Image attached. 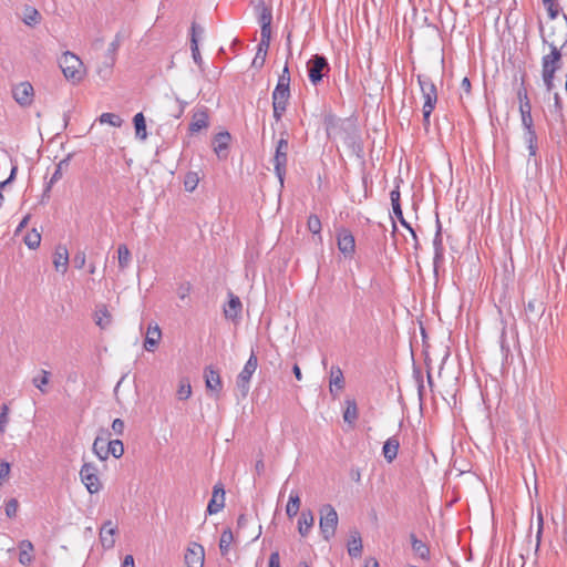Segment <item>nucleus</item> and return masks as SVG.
<instances>
[{"label":"nucleus","mask_w":567,"mask_h":567,"mask_svg":"<svg viewBox=\"0 0 567 567\" xmlns=\"http://www.w3.org/2000/svg\"><path fill=\"white\" fill-rule=\"evenodd\" d=\"M543 43L548 44L549 53L542 56V80L546 91L550 93L555 89V74L563 66L561 49L567 43V31L565 32V41L560 47L554 41L548 42L545 37H543Z\"/></svg>","instance_id":"f257e3e1"},{"label":"nucleus","mask_w":567,"mask_h":567,"mask_svg":"<svg viewBox=\"0 0 567 567\" xmlns=\"http://www.w3.org/2000/svg\"><path fill=\"white\" fill-rule=\"evenodd\" d=\"M59 65L66 80L79 83L84 76L83 62L74 53L66 51L59 60Z\"/></svg>","instance_id":"f03ea898"},{"label":"nucleus","mask_w":567,"mask_h":567,"mask_svg":"<svg viewBox=\"0 0 567 567\" xmlns=\"http://www.w3.org/2000/svg\"><path fill=\"white\" fill-rule=\"evenodd\" d=\"M338 513L330 504H326L320 508L319 527L324 540H330L338 526Z\"/></svg>","instance_id":"7ed1b4c3"},{"label":"nucleus","mask_w":567,"mask_h":567,"mask_svg":"<svg viewBox=\"0 0 567 567\" xmlns=\"http://www.w3.org/2000/svg\"><path fill=\"white\" fill-rule=\"evenodd\" d=\"M308 76L313 85L322 81L323 76L330 71L328 60L324 55L315 54L307 62Z\"/></svg>","instance_id":"20e7f679"},{"label":"nucleus","mask_w":567,"mask_h":567,"mask_svg":"<svg viewBox=\"0 0 567 567\" xmlns=\"http://www.w3.org/2000/svg\"><path fill=\"white\" fill-rule=\"evenodd\" d=\"M258 367V359L254 351H251L247 362L245 363L243 370L237 377L236 385L240 391L241 396L245 398L249 392V384L252 374L255 373Z\"/></svg>","instance_id":"39448f33"},{"label":"nucleus","mask_w":567,"mask_h":567,"mask_svg":"<svg viewBox=\"0 0 567 567\" xmlns=\"http://www.w3.org/2000/svg\"><path fill=\"white\" fill-rule=\"evenodd\" d=\"M80 478L90 494L99 493L102 489V482L95 464L84 463L80 470Z\"/></svg>","instance_id":"423d86ee"},{"label":"nucleus","mask_w":567,"mask_h":567,"mask_svg":"<svg viewBox=\"0 0 567 567\" xmlns=\"http://www.w3.org/2000/svg\"><path fill=\"white\" fill-rule=\"evenodd\" d=\"M288 147H289L288 140L281 135L280 140L277 142L276 152H275V156L272 159L275 173H276L281 185L284 184V178L286 175V166H287V161H288V157H287Z\"/></svg>","instance_id":"0eeeda50"},{"label":"nucleus","mask_w":567,"mask_h":567,"mask_svg":"<svg viewBox=\"0 0 567 567\" xmlns=\"http://www.w3.org/2000/svg\"><path fill=\"white\" fill-rule=\"evenodd\" d=\"M417 82L424 99L423 109H434L437 102V90L433 80L426 74H419Z\"/></svg>","instance_id":"6e6552de"},{"label":"nucleus","mask_w":567,"mask_h":567,"mask_svg":"<svg viewBox=\"0 0 567 567\" xmlns=\"http://www.w3.org/2000/svg\"><path fill=\"white\" fill-rule=\"evenodd\" d=\"M290 97V87L276 86L272 92V109L274 117L279 122L282 114L286 112L287 104Z\"/></svg>","instance_id":"1a4fd4ad"},{"label":"nucleus","mask_w":567,"mask_h":567,"mask_svg":"<svg viewBox=\"0 0 567 567\" xmlns=\"http://www.w3.org/2000/svg\"><path fill=\"white\" fill-rule=\"evenodd\" d=\"M258 13V23L260 24V37L271 38L272 9L266 6L264 0H259L256 4Z\"/></svg>","instance_id":"9d476101"},{"label":"nucleus","mask_w":567,"mask_h":567,"mask_svg":"<svg viewBox=\"0 0 567 567\" xmlns=\"http://www.w3.org/2000/svg\"><path fill=\"white\" fill-rule=\"evenodd\" d=\"M33 95L34 90L29 82H21L12 87V96L22 107L31 105L33 102Z\"/></svg>","instance_id":"9b49d317"},{"label":"nucleus","mask_w":567,"mask_h":567,"mask_svg":"<svg viewBox=\"0 0 567 567\" xmlns=\"http://www.w3.org/2000/svg\"><path fill=\"white\" fill-rule=\"evenodd\" d=\"M337 244L339 250L346 257H352L355 251V240L352 233L349 229L341 228L337 234Z\"/></svg>","instance_id":"f8f14e48"},{"label":"nucleus","mask_w":567,"mask_h":567,"mask_svg":"<svg viewBox=\"0 0 567 567\" xmlns=\"http://www.w3.org/2000/svg\"><path fill=\"white\" fill-rule=\"evenodd\" d=\"M225 507V488L223 483L218 482L213 487L212 498L207 505V514L214 515Z\"/></svg>","instance_id":"ddd939ff"},{"label":"nucleus","mask_w":567,"mask_h":567,"mask_svg":"<svg viewBox=\"0 0 567 567\" xmlns=\"http://www.w3.org/2000/svg\"><path fill=\"white\" fill-rule=\"evenodd\" d=\"M205 550L200 544L193 543L185 553V564L187 567H204Z\"/></svg>","instance_id":"4468645a"},{"label":"nucleus","mask_w":567,"mask_h":567,"mask_svg":"<svg viewBox=\"0 0 567 567\" xmlns=\"http://www.w3.org/2000/svg\"><path fill=\"white\" fill-rule=\"evenodd\" d=\"M204 378L207 390L219 394L223 389V381L219 371L214 367L208 365L204 370Z\"/></svg>","instance_id":"2eb2a0df"},{"label":"nucleus","mask_w":567,"mask_h":567,"mask_svg":"<svg viewBox=\"0 0 567 567\" xmlns=\"http://www.w3.org/2000/svg\"><path fill=\"white\" fill-rule=\"evenodd\" d=\"M116 530L117 528L112 520L109 519L103 524L100 530V542L104 548L111 549L114 547L115 539L113 536L115 535Z\"/></svg>","instance_id":"dca6fc26"},{"label":"nucleus","mask_w":567,"mask_h":567,"mask_svg":"<svg viewBox=\"0 0 567 567\" xmlns=\"http://www.w3.org/2000/svg\"><path fill=\"white\" fill-rule=\"evenodd\" d=\"M53 265L58 272H66L69 266V251L64 245L56 246L53 255Z\"/></svg>","instance_id":"f3484780"},{"label":"nucleus","mask_w":567,"mask_h":567,"mask_svg":"<svg viewBox=\"0 0 567 567\" xmlns=\"http://www.w3.org/2000/svg\"><path fill=\"white\" fill-rule=\"evenodd\" d=\"M230 138L231 136L227 131L219 132L214 137V152L221 159L227 157V150L229 146Z\"/></svg>","instance_id":"a211bd4d"},{"label":"nucleus","mask_w":567,"mask_h":567,"mask_svg":"<svg viewBox=\"0 0 567 567\" xmlns=\"http://www.w3.org/2000/svg\"><path fill=\"white\" fill-rule=\"evenodd\" d=\"M71 157H72V155L69 154L66 157H64L56 164L55 171L44 188L43 198L45 196H48V193L51 190L52 185L55 184L58 181H60L63 176V173L65 171H68V168L70 166Z\"/></svg>","instance_id":"6ab92c4d"},{"label":"nucleus","mask_w":567,"mask_h":567,"mask_svg":"<svg viewBox=\"0 0 567 567\" xmlns=\"http://www.w3.org/2000/svg\"><path fill=\"white\" fill-rule=\"evenodd\" d=\"M410 542L412 550L416 557L425 561L430 560V547L423 540L419 539L414 533H411Z\"/></svg>","instance_id":"aec40b11"},{"label":"nucleus","mask_w":567,"mask_h":567,"mask_svg":"<svg viewBox=\"0 0 567 567\" xmlns=\"http://www.w3.org/2000/svg\"><path fill=\"white\" fill-rule=\"evenodd\" d=\"M433 248H434L433 262H434V266L436 267L437 264L443 260V256H444L442 226H441L439 218L436 219V233H435V236L433 239Z\"/></svg>","instance_id":"412c9836"},{"label":"nucleus","mask_w":567,"mask_h":567,"mask_svg":"<svg viewBox=\"0 0 567 567\" xmlns=\"http://www.w3.org/2000/svg\"><path fill=\"white\" fill-rule=\"evenodd\" d=\"M329 383H330V393L333 396L338 395V393L334 391V388L337 391H340L344 388L343 372L338 365L331 367Z\"/></svg>","instance_id":"4be33fe9"},{"label":"nucleus","mask_w":567,"mask_h":567,"mask_svg":"<svg viewBox=\"0 0 567 567\" xmlns=\"http://www.w3.org/2000/svg\"><path fill=\"white\" fill-rule=\"evenodd\" d=\"M207 126H208L207 109L203 107L200 110H197L192 117V122L189 124V131L192 133H197L200 130L206 128Z\"/></svg>","instance_id":"5701e85b"},{"label":"nucleus","mask_w":567,"mask_h":567,"mask_svg":"<svg viewBox=\"0 0 567 567\" xmlns=\"http://www.w3.org/2000/svg\"><path fill=\"white\" fill-rule=\"evenodd\" d=\"M271 38L268 37H260V41L257 47L256 55L252 60V66L255 68H261L265 64L267 52L270 45Z\"/></svg>","instance_id":"b1692460"},{"label":"nucleus","mask_w":567,"mask_h":567,"mask_svg":"<svg viewBox=\"0 0 567 567\" xmlns=\"http://www.w3.org/2000/svg\"><path fill=\"white\" fill-rule=\"evenodd\" d=\"M400 447V441L396 436L389 437L382 449V453L386 462H393L398 456V451Z\"/></svg>","instance_id":"393cba45"},{"label":"nucleus","mask_w":567,"mask_h":567,"mask_svg":"<svg viewBox=\"0 0 567 567\" xmlns=\"http://www.w3.org/2000/svg\"><path fill=\"white\" fill-rule=\"evenodd\" d=\"M162 337V332L158 326H150L146 332V338L144 341V348L147 351H154L157 347Z\"/></svg>","instance_id":"a878e982"},{"label":"nucleus","mask_w":567,"mask_h":567,"mask_svg":"<svg viewBox=\"0 0 567 567\" xmlns=\"http://www.w3.org/2000/svg\"><path fill=\"white\" fill-rule=\"evenodd\" d=\"M19 549H20V553H19V563L23 566H29L32 560H33V556H32V551H33V545L30 540H22L20 542L19 544Z\"/></svg>","instance_id":"bb28decb"},{"label":"nucleus","mask_w":567,"mask_h":567,"mask_svg":"<svg viewBox=\"0 0 567 567\" xmlns=\"http://www.w3.org/2000/svg\"><path fill=\"white\" fill-rule=\"evenodd\" d=\"M315 517L311 511H303L298 520V530L301 536H307L312 528Z\"/></svg>","instance_id":"cd10ccee"},{"label":"nucleus","mask_w":567,"mask_h":567,"mask_svg":"<svg viewBox=\"0 0 567 567\" xmlns=\"http://www.w3.org/2000/svg\"><path fill=\"white\" fill-rule=\"evenodd\" d=\"M362 539L358 530L351 532V538L348 542V554L351 557H360L362 554Z\"/></svg>","instance_id":"c85d7f7f"},{"label":"nucleus","mask_w":567,"mask_h":567,"mask_svg":"<svg viewBox=\"0 0 567 567\" xmlns=\"http://www.w3.org/2000/svg\"><path fill=\"white\" fill-rule=\"evenodd\" d=\"M230 299L228 301L227 307L224 309V313L226 318L235 319L241 311V301L237 296L233 293L229 295Z\"/></svg>","instance_id":"c756f323"},{"label":"nucleus","mask_w":567,"mask_h":567,"mask_svg":"<svg viewBox=\"0 0 567 567\" xmlns=\"http://www.w3.org/2000/svg\"><path fill=\"white\" fill-rule=\"evenodd\" d=\"M136 138L144 141L147 137L146 121L143 113L135 114L133 118Z\"/></svg>","instance_id":"7c9ffc66"},{"label":"nucleus","mask_w":567,"mask_h":567,"mask_svg":"<svg viewBox=\"0 0 567 567\" xmlns=\"http://www.w3.org/2000/svg\"><path fill=\"white\" fill-rule=\"evenodd\" d=\"M523 140L527 145L529 158L536 156L538 150L536 131L533 130L523 132Z\"/></svg>","instance_id":"2f4dec72"},{"label":"nucleus","mask_w":567,"mask_h":567,"mask_svg":"<svg viewBox=\"0 0 567 567\" xmlns=\"http://www.w3.org/2000/svg\"><path fill=\"white\" fill-rule=\"evenodd\" d=\"M300 496L298 492L292 491L286 506V514L289 518L295 517L300 508Z\"/></svg>","instance_id":"473e14b6"},{"label":"nucleus","mask_w":567,"mask_h":567,"mask_svg":"<svg viewBox=\"0 0 567 567\" xmlns=\"http://www.w3.org/2000/svg\"><path fill=\"white\" fill-rule=\"evenodd\" d=\"M347 408L343 412V420L346 423L353 425L358 419V406L354 400L348 399L346 401Z\"/></svg>","instance_id":"72a5a7b5"},{"label":"nucleus","mask_w":567,"mask_h":567,"mask_svg":"<svg viewBox=\"0 0 567 567\" xmlns=\"http://www.w3.org/2000/svg\"><path fill=\"white\" fill-rule=\"evenodd\" d=\"M40 19L41 16L35 8L31 6H25V8L23 9L22 20L27 25L33 27L40 22Z\"/></svg>","instance_id":"f704fd0d"},{"label":"nucleus","mask_w":567,"mask_h":567,"mask_svg":"<svg viewBox=\"0 0 567 567\" xmlns=\"http://www.w3.org/2000/svg\"><path fill=\"white\" fill-rule=\"evenodd\" d=\"M92 450L101 461H105L107 458V440L97 436L93 442Z\"/></svg>","instance_id":"c9c22d12"},{"label":"nucleus","mask_w":567,"mask_h":567,"mask_svg":"<svg viewBox=\"0 0 567 567\" xmlns=\"http://www.w3.org/2000/svg\"><path fill=\"white\" fill-rule=\"evenodd\" d=\"M121 42H122V34L116 33L114 40L110 43L109 49H107V58L110 60L106 64L107 68H112V65L114 64L115 53L118 50Z\"/></svg>","instance_id":"e433bc0d"},{"label":"nucleus","mask_w":567,"mask_h":567,"mask_svg":"<svg viewBox=\"0 0 567 567\" xmlns=\"http://www.w3.org/2000/svg\"><path fill=\"white\" fill-rule=\"evenodd\" d=\"M234 540V535L230 528H226L219 539V549L221 555H226L229 551V546Z\"/></svg>","instance_id":"4c0bfd02"},{"label":"nucleus","mask_w":567,"mask_h":567,"mask_svg":"<svg viewBox=\"0 0 567 567\" xmlns=\"http://www.w3.org/2000/svg\"><path fill=\"white\" fill-rule=\"evenodd\" d=\"M192 395V385L187 378H183L179 380L178 389H177V398L178 400H187Z\"/></svg>","instance_id":"58836bf2"},{"label":"nucleus","mask_w":567,"mask_h":567,"mask_svg":"<svg viewBox=\"0 0 567 567\" xmlns=\"http://www.w3.org/2000/svg\"><path fill=\"white\" fill-rule=\"evenodd\" d=\"M124 453V446L122 441L120 440H112L107 441V456L113 455L115 458H118Z\"/></svg>","instance_id":"ea45409f"},{"label":"nucleus","mask_w":567,"mask_h":567,"mask_svg":"<svg viewBox=\"0 0 567 567\" xmlns=\"http://www.w3.org/2000/svg\"><path fill=\"white\" fill-rule=\"evenodd\" d=\"M101 124H110L114 127H120L123 123L122 118L114 113H102L99 117Z\"/></svg>","instance_id":"a19ab883"},{"label":"nucleus","mask_w":567,"mask_h":567,"mask_svg":"<svg viewBox=\"0 0 567 567\" xmlns=\"http://www.w3.org/2000/svg\"><path fill=\"white\" fill-rule=\"evenodd\" d=\"M49 377L50 372L47 370H41V374L38 377H34L32 379V384L39 389L42 393L47 392V389L44 388L49 383Z\"/></svg>","instance_id":"79ce46f5"},{"label":"nucleus","mask_w":567,"mask_h":567,"mask_svg":"<svg viewBox=\"0 0 567 567\" xmlns=\"http://www.w3.org/2000/svg\"><path fill=\"white\" fill-rule=\"evenodd\" d=\"M118 254V266L121 269H124L128 266L131 261V252L125 245H120L117 248Z\"/></svg>","instance_id":"37998d69"},{"label":"nucleus","mask_w":567,"mask_h":567,"mask_svg":"<svg viewBox=\"0 0 567 567\" xmlns=\"http://www.w3.org/2000/svg\"><path fill=\"white\" fill-rule=\"evenodd\" d=\"M393 214L399 219L400 224L410 231V234L412 235V237L414 239L415 247H417L419 240H417L416 233L411 227V225L404 219L402 208L399 207L398 209H393Z\"/></svg>","instance_id":"c03bdc74"},{"label":"nucleus","mask_w":567,"mask_h":567,"mask_svg":"<svg viewBox=\"0 0 567 567\" xmlns=\"http://www.w3.org/2000/svg\"><path fill=\"white\" fill-rule=\"evenodd\" d=\"M40 243H41V235L35 229H32L24 237V244L30 249H37L40 246Z\"/></svg>","instance_id":"a18cd8bd"},{"label":"nucleus","mask_w":567,"mask_h":567,"mask_svg":"<svg viewBox=\"0 0 567 567\" xmlns=\"http://www.w3.org/2000/svg\"><path fill=\"white\" fill-rule=\"evenodd\" d=\"M95 323L96 326H99L101 329H105L110 326L111 323V315L109 313V311L103 308L101 310H99L95 315Z\"/></svg>","instance_id":"49530a36"},{"label":"nucleus","mask_w":567,"mask_h":567,"mask_svg":"<svg viewBox=\"0 0 567 567\" xmlns=\"http://www.w3.org/2000/svg\"><path fill=\"white\" fill-rule=\"evenodd\" d=\"M199 183V177L196 172H188L184 178V187L187 192H194Z\"/></svg>","instance_id":"de8ad7c7"},{"label":"nucleus","mask_w":567,"mask_h":567,"mask_svg":"<svg viewBox=\"0 0 567 567\" xmlns=\"http://www.w3.org/2000/svg\"><path fill=\"white\" fill-rule=\"evenodd\" d=\"M307 227L310 233L318 235L321 231V220L317 215H310L307 220Z\"/></svg>","instance_id":"09e8293b"},{"label":"nucleus","mask_w":567,"mask_h":567,"mask_svg":"<svg viewBox=\"0 0 567 567\" xmlns=\"http://www.w3.org/2000/svg\"><path fill=\"white\" fill-rule=\"evenodd\" d=\"M190 50H192V56H193L194 62L198 66H202L203 58L200 55L199 48H198V39H195V38L190 39Z\"/></svg>","instance_id":"8fccbe9b"},{"label":"nucleus","mask_w":567,"mask_h":567,"mask_svg":"<svg viewBox=\"0 0 567 567\" xmlns=\"http://www.w3.org/2000/svg\"><path fill=\"white\" fill-rule=\"evenodd\" d=\"M553 97H554L553 113L556 115L557 118L563 120L564 113H563L561 97H560L559 93H557V92L554 93Z\"/></svg>","instance_id":"3c124183"},{"label":"nucleus","mask_w":567,"mask_h":567,"mask_svg":"<svg viewBox=\"0 0 567 567\" xmlns=\"http://www.w3.org/2000/svg\"><path fill=\"white\" fill-rule=\"evenodd\" d=\"M520 120H522L523 132L535 130L532 113H520Z\"/></svg>","instance_id":"603ef678"},{"label":"nucleus","mask_w":567,"mask_h":567,"mask_svg":"<svg viewBox=\"0 0 567 567\" xmlns=\"http://www.w3.org/2000/svg\"><path fill=\"white\" fill-rule=\"evenodd\" d=\"M276 86H281L282 89L290 87V73L287 64L285 65L282 73L279 75Z\"/></svg>","instance_id":"864d4df0"},{"label":"nucleus","mask_w":567,"mask_h":567,"mask_svg":"<svg viewBox=\"0 0 567 567\" xmlns=\"http://www.w3.org/2000/svg\"><path fill=\"white\" fill-rule=\"evenodd\" d=\"M19 503L16 498H11L6 503V514L9 518L17 515Z\"/></svg>","instance_id":"5fc2aeb1"},{"label":"nucleus","mask_w":567,"mask_h":567,"mask_svg":"<svg viewBox=\"0 0 567 567\" xmlns=\"http://www.w3.org/2000/svg\"><path fill=\"white\" fill-rule=\"evenodd\" d=\"M547 9L548 16L550 19H556L559 14V6L556 0H550L549 2H543Z\"/></svg>","instance_id":"6e6d98bb"},{"label":"nucleus","mask_w":567,"mask_h":567,"mask_svg":"<svg viewBox=\"0 0 567 567\" xmlns=\"http://www.w3.org/2000/svg\"><path fill=\"white\" fill-rule=\"evenodd\" d=\"M9 408L4 404L0 412V433H4L6 426L9 422L8 417Z\"/></svg>","instance_id":"4d7b16f0"},{"label":"nucleus","mask_w":567,"mask_h":567,"mask_svg":"<svg viewBox=\"0 0 567 567\" xmlns=\"http://www.w3.org/2000/svg\"><path fill=\"white\" fill-rule=\"evenodd\" d=\"M86 256L85 252L82 250H79L74 257H73V264L78 269H82L85 265Z\"/></svg>","instance_id":"13d9d810"},{"label":"nucleus","mask_w":567,"mask_h":567,"mask_svg":"<svg viewBox=\"0 0 567 567\" xmlns=\"http://www.w3.org/2000/svg\"><path fill=\"white\" fill-rule=\"evenodd\" d=\"M190 288L192 287L189 282H184L179 285V287L177 288V296L179 297V299H186L189 296Z\"/></svg>","instance_id":"bf43d9fd"},{"label":"nucleus","mask_w":567,"mask_h":567,"mask_svg":"<svg viewBox=\"0 0 567 567\" xmlns=\"http://www.w3.org/2000/svg\"><path fill=\"white\" fill-rule=\"evenodd\" d=\"M390 198H391L392 209H398L399 207H401L399 186H396L393 190H391Z\"/></svg>","instance_id":"052dcab7"},{"label":"nucleus","mask_w":567,"mask_h":567,"mask_svg":"<svg viewBox=\"0 0 567 567\" xmlns=\"http://www.w3.org/2000/svg\"><path fill=\"white\" fill-rule=\"evenodd\" d=\"M10 473V464L8 462L0 463V485L8 478Z\"/></svg>","instance_id":"680f3d73"},{"label":"nucleus","mask_w":567,"mask_h":567,"mask_svg":"<svg viewBox=\"0 0 567 567\" xmlns=\"http://www.w3.org/2000/svg\"><path fill=\"white\" fill-rule=\"evenodd\" d=\"M543 303L536 300H529L526 305V311L528 312H543Z\"/></svg>","instance_id":"e2e57ef3"},{"label":"nucleus","mask_w":567,"mask_h":567,"mask_svg":"<svg viewBox=\"0 0 567 567\" xmlns=\"http://www.w3.org/2000/svg\"><path fill=\"white\" fill-rule=\"evenodd\" d=\"M124 421L121 419H115L112 423V430L116 435H122L124 432Z\"/></svg>","instance_id":"0e129e2a"},{"label":"nucleus","mask_w":567,"mask_h":567,"mask_svg":"<svg viewBox=\"0 0 567 567\" xmlns=\"http://www.w3.org/2000/svg\"><path fill=\"white\" fill-rule=\"evenodd\" d=\"M517 99L519 103L528 102L529 97L527 94V90L524 86V82H522L519 89L517 90Z\"/></svg>","instance_id":"69168bd1"},{"label":"nucleus","mask_w":567,"mask_h":567,"mask_svg":"<svg viewBox=\"0 0 567 567\" xmlns=\"http://www.w3.org/2000/svg\"><path fill=\"white\" fill-rule=\"evenodd\" d=\"M203 33L204 28L197 24L196 22H193L190 27V39H198V35H202Z\"/></svg>","instance_id":"338daca9"},{"label":"nucleus","mask_w":567,"mask_h":567,"mask_svg":"<svg viewBox=\"0 0 567 567\" xmlns=\"http://www.w3.org/2000/svg\"><path fill=\"white\" fill-rule=\"evenodd\" d=\"M269 567H280V556L278 551H274L270 554Z\"/></svg>","instance_id":"774afa93"}]
</instances>
